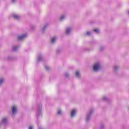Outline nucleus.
Instances as JSON below:
<instances>
[{"instance_id": "f257e3e1", "label": "nucleus", "mask_w": 129, "mask_h": 129, "mask_svg": "<svg viewBox=\"0 0 129 129\" xmlns=\"http://www.w3.org/2000/svg\"><path fill=\"white\" fill-rule=\"evenodd\" d=\"M40 116H42V104H39L37 107V111L36 113V117L37 120L39 117H40Z\"/></svg>"}, {"instance_id": "f03ea898", "label": "nucleus", "mask_w": 129, "mask_h": 129, "mask_svg": "<svg viewBox=\"0 0 129 129\" xmlns=\"http://www.w3.org/2000/svg\"><path fill=\"white\" fill-rule=\"evenodd\" d=\"M93 112H94V109L93 108H92L87 113L86 118V122H88V121H89V119H90V117H91V115L93 114Z\"/></svg>"}, {"instance_id": "7ed1b4c3", "label": "nucleus", "mask_w": 129, "mask_h": 129, "mask_svg": "<svg viewBox=\"0 0 129 129\" xmlns=\"http://www.w3.org/2000/svg\"><path fill=\"white\" fill-rule=\"evenodd\" d=\"M101 68L100 63L96 62L94 63L93 66V71H94V72H98V71L101 69Z\"/></svg>"}, {"instance_id": "20e7f679", "label": "nucleus", "mask_w": 129, "mask_h": 129, "mask_svg": "<svg viewBox=\"0 0 129 129\" xmlns=\"http://www.w3.org/2000/svg\"><path fill=\"white\" fill-rule=\"evenodd\" d=\"M12 116L14 117L15 114H17V112H18V110H17V107H16L15 106L12 107Z\"/></svg>"}, {"instance_id": "39448f33", "label": "nucleus", "mask_w": 129, "mask_h": 129, "mask_svg": "<svg viewBox=\"0 0 129 129\" xmlns=\"http://www.w3.org/2000/svg\"><path fill=\"white\" fill-rule=\"evenodd\" d=\"M43 61H44V57H43V55L41 54H38L37 56V63H39V62H43Z\"/></svg>"}, {"instance_id": "423d86ee", "label": "nucleus", "mask_w": 129, "mask_h": 129, "mask_svg": "<svg viewBox=\"0 0 129 129\" xmlns=\"http://www.w3.org/2000/svg\"><path fill=\"white\" fill-rule=\"evenodd\" d=\"M25 38H27V34H24L18 36V40H24Z\"/></svg>"}, {"instance_id": "0eeeda50", "label": "nucleus", "mask_w": 129, "mask_h": 129, "mask_svg": "<svg viewBox=\"0 0 129 129\" xmlns=\"http://www.w3.org/2000/svg\"><path fill=\"white\" fill-rule=\"evenodd\" d=\"M75 115H76V110H75V109H74L71 112V117H72V118H73V117H74Z\"/></svg>"}, {"instance_id": "6e6552de", "label": "nucleus", "mask_w": 129, "mask_h": 129, "mask_svg": "<svg viewBox=\"0 0 129 129\" xmlns=\"http://www.w3.org/2000/svg\"><path fill=\"white\" fill-rule=\"evenodd\" d=\"M119 69V67H118L117 66H114L113 68V71L115 73H116V72H117V71H118Z\"/></svg>"}, {"instance_id": "1a4fd4ad", "label": "nucleus", "mask_w": 129, "mask_h": 129, "mask_svg": "<svg viewBox=\"0 0 129 129\" xmlns=\"http://www.w3.org/2000/svg\"><path fill=\"white\" fill-rule=\"evenodd\" d=\"M47 27H48V24H45L43 28H42L41 29V32L42 33H44L45 32V31H46V29H47Z\"/></svg>"}, {"instance_id": "9d476101", "label": "nucleus", "mask_w": 129, "mask_h": 129, "mask_svg": "<svg viewBox=\"0 0 129 129\" xmlns=\"http://www.w3.org/2000/svg\"><path fill=\"white\" fill-rule=\"evenodd\" d=\"M70 32H71V28L70 27L67 28L66 29V31L67 35H69V34L70 33Z\"/></svg>"}, {"instance_id": "9b49d317", "label": "nucleus", "mask_w": 129, "mask_h": 129, "mask_svg": "<svg viewBox=\"0 0 129 129\" xmlns=\"http://www.w3.org/2000/svg\"><path fill=\"white\" fill-rule=\"evenodd\" d=\"M19 48V46H14L12 47V51L13 52H16V51H18V49Z\"/></svg>"}, {"instance_id": "f8f14e48", "label": "nucleus", "mask_w": 129, "mask_h": 129, "mask_svg": "<svg viewBox=\"0 0 129 129\" xmlns=\"http://www.w3.org/2000/svg\"><path fill=\"white\" fill-rule=\"evenodd\" d=\"M8 122V119L7 118H4L2 119V123H3V124H7Z\"/></svg>"}, {"instance_id": "ddd939ff", "label": "nucleus", "mask_w": 129, "mask_h": 129, "mask_svg": "<svg viewBox=\"0 0 129 129\" xmlns=\"http://www.w3.org/2000/svg\"><path fill=\"white\" fill-rule=\"evenodd\" d=\"M12 17L14 18V19H15V20H19L20 19V16L15 14H13Z\"/></svg>"}, {"instance_id": "4468645a", "label": "nucleus", "mask_w": 129, "mask_h": 129, "mask_svg": "<svg viewBox=\"0 0 129 129\" xmlns=\"http://www.w3.org/2000/svg\"><path fill=\"white\" fill-rule=\"evenodd\" d=\"M5 82V79L4 78H0V86H2Z\"/></svg>"}, {"instance_id": "2eb2a0df", "label": "nucleus", "mask_w": 129, "mask_h": 129, "mask_svg": "<svg viewBox=\"0 0 129 129\" xmlns=\"http://www.w3.org/2000/svg\"><path fill=\"white\" fill-rule=\"evenodd\" d=\"M76 77H77V78H80V73L79 71L76 72Z\"/></svg>"}, {"instance_id": "dca6fc26", "label": "nucleus", "mask_w": 129, "mask_h": 129, "mask_svg": "<svg viewBox=\"0 0 129 129\" xmlns=\"http://www.w3.org/2000/svg\"><path fill=\"white\" fill-rule=\"evenodd\" d=\"M64 19H65V15H61L59 17V21H60V22H61V21H63Z\"/></svg>"}, {"instance_id": "f3484780", "label": "nucleus", "mask_w": 129, "mask_h": 129, "mask_svg": "<svg viewBox=\"0 0 129 129\" xmlns=\"http://www.w3.org/2000/svg\"><path fill=\"white\" fill-rule=\"evenodd\" d=\"M56 42V37H53L51 39V44H54Z\"/></svg>"}, {"instance_id": "a211bd4d", "label": "nucleus", "mask_w": 129, "mask_h": 129, "mask_svg": "<svg viewBox=\"0 0 129 129\" xmlns=\"http://www.w3.org/2000/svg\"><path fill=\"white\" fill-rule=\"evenodd\" d=\"M84 35L85 36H90V35H91V32L87 31L86 33H85Z\"/></svg>"}, {"instance_id": "6ab92c4d", "label": "nucleus", "mask_w": 129, "mask_h": 129, "mask_svg": "<svg viewBox=\"0 0 129 129\" xmlns=\"http://www.w3.org/2000/svg\"><path fill=\"white\" fill-rule=\"evenodd\" d=\"M102 100H104V101H108L109 99L106 98V96H104L102 98Z\"/></svg>"}, {"instance_id": "aec40b11", "label": "nucleus", "mask_w": 129, "mask_h": 129, "mask_svg": "<svg viewBox=\"0 0 129 129\" xmlns=\"http://www.w3.org/2000/svg\"><path fill=\"white\" fill-rule=\"evenodd\" d=\"M7 60H14V57L11 56H8L7 57Z\"/></svg>"}, {"instance_id": "412c9836", "label": "nucleus", "mask_w": 129, "mask_h": 129, "mask_svg": "<svg viewBox=\"0 0 129 129\" xmlns=\"http://www.w3.org/2000/svg\"><path fill=\"white\" fill-rule=\"evenodd\" d=\"M64 76L66 78H69L70 75L68 73H65Z\"/></svg>"}, {"instance_id": "4be33fe9", "label": "nucleus", "mask_w": 129, "mask_h": 129, "mask_svg": "<svg viewBox=\"0 0 129 129\" xmlns=\"http://www.w3.org/2000/svg\"><path fill=\"white\" fill-rule=\"evenodd\" d=\"M105 48V47L104 46H101L100 47V51H103V50H104Z\"/></svg>"}, {"instance_id": "5701e85b", "label": "nucleus", "mask_w": 129, "mask_h": 129, "mask_svg": "<svg viewBox=\"0 0 129 129\" xmlns=\"http://www.w3.org/2000/svg\"><path fill=\"white\" fill-rule=\"evenodd\" d=\"M94 32L95 33H96V34H98V33H99V29H95L94 30Z\"/></svg>"}, {"instance_id": "b1692460", "label": "nucleus", "mask_w": 129, "mask_h": 129, "mask_svg": "<svg viewBox=\"0 0 129 129\" xmlns=\"http://www.w3.org/2000/svg\"><path fill=\"white\" fill-rule=\"evenodd\" d=\"M45 69L47 71H49V70H50V68L47 66H45Z\"/></svg>"}, {"instance_id": "393cba45", "label": "nucleus", "mask_w": 129, "mask_h": 129, "mask_svg": "<svg viewBox=\"0 0 129 129\" xmlns=\"http://www.w3.org/2000/svg\"><path fill=\"white\" fill-rule=\"evenodd\" d=\"M104 128V125H103V124H101L100 125V129H103Z\"/></svg>"}, {"instance_id": "a878e982", "label": "nucleus", "mask_w": 129, "mask_h": 129, "mask_svg": "<svg viewBox=\"0 0 129 129\" xmlns=\"http://www.w3.org/2000/svg\"><path fill=\"white\" fill-rule=\"evenodd\" d=\"M60 52H61V49H58L56 50V53H59Z\"/></svg>"}, {"instance_id": "bb28decb", "label": "nucleus", "mask_w": 129, "mask_h": 129, "mask_svg": "<svg viewBox=\"0 0 129 129\" xmlns=\"http://www.w3.org/2000/svg\"><path fill=\"white\" fill-rule=\"evenodd\" d=\"M35 26H32L31 27V30H35Z\"/></svg>"}, {"instance_id": "cd10ccee", "label": "nucleus", "mask_w": 129, "mask_h": 129, "mask_svg": "<svg viewBox=\"0 0 129 129\" xmlns=\"http://www.w3.org/2000/svg\"><path fill=\"white\" fill-rule=\"evenodd\" d=\"M57 114H61V110H58L57 111Z\"/></svg>"}, {"instance_id": "c85d7f7f", "label": "nucleus", "mask_w": 129, "mask_h": 129, "mask_svg": "<svg viewBox=\"0 0 129 129\" xmlns=\"http://www.w3.org/2000/svg\"><path fill=\"white\" fill-rule=\"evenodd\" d=\"M29 129H34V127L33 126H30Z\"/></svg>"}, {"instance_id": "c756f323", "label": "nucleus", "mask_w": 129, "mask_h": 129, "mask_svg": "<svg viewBox=\"0 0 129 129\" xmlns=\"http://www.w3.org/2000/svg\"><path fill=\"white\" fill-rule=\"evenodd\" d=\"M16 0H12V4H15V3H16Z\"/></svg>"}, {"instance_id": "7c9ffc66", "label": "nucleus", "mask_w": 129, "mask_h": 129, "mask_svg": "<svg viewBox=\"0 0 129 129\" xmlns=\"http://www.w3.org/2000/svg\"><path fill=\"white\" fill-rule=\"evenodd\" d=\"M38 129H42V128L38 127Z\"/></svg>"}, {"instance_id": "2f4dec72", "label": "nucleus", "mask_w": 129, "mask_h": 129, "mask_svg": "<svg viewBox=\"0 0 129 129\" xmlns=\"http://www.w3.org/2000/svg\"><path fill=\"white\" fill-rule=\"evenodd\" d=\"M1 125H2V123H0V126H1Z\"/></svg>"}]
</instances>
